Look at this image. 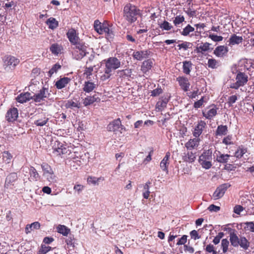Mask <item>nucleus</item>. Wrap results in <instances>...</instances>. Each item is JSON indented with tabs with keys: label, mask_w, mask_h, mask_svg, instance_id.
Here are the masks:
<instances>
[{
	"label": "nucleus",
	"mask_w": 254,
	"mask_h": 254,
	"mask_svg": "<svg viewBox=\"0 0 254 254\" xmlns=\"http://www.w3.org/2000/svg\"><path fill=\"white\" fill-rule=\"evenodd\" d=\"M204 97L203 96L201 99L194 103L193 107L195 109H198L201 107L204 102H206V101L204 100Z\"/></svg>",
	"instance_id": "obj_57"
},
{
	"label": "nucleus",
	"mask_w": 254,
	"mask_h": 254,
	"mask_svg": "<svg viewBox=\"0 0 254 254\" xmlns=\"http://www.w3.org/2000/svg\"><path fill=\"white\" fill-rule=\"evenodd\" d=\"M228 132V127L226 125H219L215 131L216 136H223L225 135Z\"/></svg>",
	"instance_id": "obj_33"
},
{
	"label": "nucleus",
	"mask_w": 254,
	"mask_h": 254,
	"mask_svg": "<svg viewBox=\"0 0 254 254\" xmlns=\"http://www.w3.org/2000/svg\"><path fill=\"white\" fill-rule=\"evenodd\" d=\"M195 153V152L193 153L192 151H188L187 153H184L182 159L184 162L192 163L196 159Z\"/></svg>",
	"instance_id": "obj_30"
},
{
	"label": "nucleus",
	"mask_w": 254,
	"mask_h": 254,
	"mask_svg": "<svg viewBox=\"0 0 254 254\" xmlns=\"http://www.w3.org/2000/svg\"><path fill=\"white\" fill-rule=\"evenodd\" d=\"M243 39L242 36H237L236 34H234L232 35L228 40L229 45L233 46L234 45H238L243 42Z\"/></svg>",
	"instance_id": "obj_28"
},
{
	"label": "nucleus",
	"mask_w": 254,
	"mask_h": 254,
	"mask_svg": "<svg viewBox=\"0 0 254 254\" xmlns=\"http://www.w3.org/2000/svg\"><path fill=\"white\" fill-rule=\"evenodd\" d=\"M239 243V246L245 250H248L250 246V242L244 236H241L240 237Z\"/></svg>",
	"instance_id": "obj_34"
},
{
	"label": "nucleus",
	"mask_w": 254,
	"mask_h": 254,
	"mask_svg": "<svg viewBox=\"0 0 254 254\" xmlns=\"http://www.w3.org/2000/svg\"><path fill=\"white\" fill-rule=\"evenodd\" d=\"M200 140V139L197 137H195L193 139H190L185 144V147L188 150L192 149L195 147H197L198 146Z\"/></svg>",
	"instance_id": "obj_26"
},
{
	"label": "nucleus",
	"mask_w": 254,
	"mask_h": 254,
	"mask_svg": "<svg viewBox=\"0 0 254 254\" xmlns=\"http://www.w3.org/2000/svg\"><path fill=\"white\" fill-rule=\"evenodd\" d=\"M160 27L165 30H170L172 28V26L167 21L165 20L159 25Z\"/></svg>",
	"instance_id": "obj_56"
},
{
	"label": "nucleus",
	"mask_w": 254,
	"mask_h": 254,
	"mask_svg": "<svg viewBox=\"0 0 254 254\" xmlns=\"http://www.w3.org/2000/svg\"><path fill=\"white\" fill-rule=\"evenodd\" d=\"M101 180H104V179L102 177L97 178L95 177L89 176L87 178V181L89 184H93L95 185L98 184V182Z\"/></svg>",
	"instance_id": "obj_50"
},
{
	"label": "nucleus",
	"mask_w": 254,
	"mask_h": 254,
	"mask_svg": "<svg viewBox=\"0 0 254 254\" xmlns=\"http://www.w3.org/2000/svg\"><path fill=\"white\" fill-rule=\"evenodd\" d=\"M30 179L33 181H36L40 178V176L34 167H30L29 169Z\"/></svg>",
	"instance_id": "obj_40"
},
{
	"label": "nucleus",
	"mask_w": 254,
	"mask_h": 254,
	"mask_svg": "<svg viewBox=\"0 0 254 254\" xmlns=\"http://www.w3.org/2000/svg\"><path fill=\"white\" fill-rule=\"evenodd\" d=\"M12 158V155L8 151H4L3 153L2 159L7 163H9L10 162Z\"/></svg>",
	"instance_id": "obj_55"
},
{
	"label": "nucleus",
	"mask_w": 254,
	"mask_h": 254,
	"mask_svg": "<svg viewBox=\"0 0 254 254\" xmlns=\"http://www.w3.org/2000/svg\"><path fill=\"white\" fill-rule=\"evenodd\" d=\"M73 45L74 47L73 48L72 54L75 59L81 60L88 53L87 47L82 40H80Z\"/></svg>",
	"instance_id": "obj_4"
},
{
	"label": "nucleus",
	"mask_w": 254,
	"mask_h": 254,
	"mask_svg": "<svg viewBox=\"0 0 254 254\" xmlns=\"http://www.w3.org/2000/svg\"><path fill=\"white\" fill-rule=\"evenodd\" d=\"M210 44L208 42L202 43L199 46L196 47L195 51H196L197 53H202L203 52L208 51L210 49Z\"/></svg>",
	"instance_id": "obj_37"
},
{
	"label": "nucleus",
	"mask_w": 254,
	"mask_h": 254,
	"mask_svg": "<svg viewBox=\"0 0 254 254\" xmlns=\"http://www.w3.org/2000/svg\"><path fill=\"white\" fill-rule=\"evenodd\" d=\"M229 241L227 239H223L221 241V248L223 253H226L228 251Z\"/></svg>",
	"instance_id": "obj_52"
},
{
	"label": "nucleus",
	"mask_w": 254,
	"mask_h": 254,
	"mask_svg": "<svg viewBox=\"0 0 254 254\" xmlns=\"http://www.w3.org/2000/svg\"><path fill=\"white\" fill-rule=\"evenodd\" d=\"M70 81V79L67 77L60 78L55 83V86L58 89H61L65 87Z\"/></svg>",
	"instance_id": "obj_25"
},
{
	"label": "nucleus",
	"mask_w": 254,
	"mask_h": 254,
	"mask_svg": "<svg viewBox=\"0 0 254 254\" xmlns=\"http://www.w3.org/2000/svg\"><path fill=\"white\" fill-rule=\"evenodd\" d=\"M131 73V70L130 69H125L123 70H118L117 74L120 77L125 78L126 77L130 76Z\"/></svg>",
	"instance_id": "obj_45"
},
{
	"label": "nucleus",
	"mask_w": 254,
	"mask_h": 254,
	"mask_svg": "<svg viewBox=\"0 0 254 254\" xmlns=\"http://www.w3.org/2000/svg\"><path fill=\"white\" fill-rule=\"evenodd\" d=\"M183 71L186 74H190L192 64L191 61H185L183 62Z\"/></svg>",
	"instance_id": "obj_36"
},
{
	"label": "nucleus",
	"mask_w": 254,
	"mask_h": 254,
	"mask_svg": "<svg viewBox=\"0 0 254 254\" xmlns=\"http://www.w3.org/2000/svg\"><path fill=\"white\" fill-rule=\"evenodd\" d=\"M231 187L229 183H224L219 186L213 194L214 199H218L223 196L227 190Z\"/></svg>",
	"instance_id": "obj_9"
},
{
	"label": "nucleus",
	"mask_w": 254,
	"mask_h": 254,
	"mask_svg": "<svg viewBox=\"0 0 254 254\" xmlns=\"http://www.w3.org/2000/svg\"><path fill=\"white\" fill-rule=\"evenodd\" d=\"M18 117V111L15 107L10 108L5 115V120L8 123H13L16 121Z\"/></svg>",
	"instance_id": "obj_13"
},
{
	"label": "nucleus",
	"mask_w": 254,
	"mask_h": 254,
	"mask_svg": "<svg viewBox=\"0 0 254 254\" xmlns=\"http://www.w3.org/2000/svg\"><path fill=\"white\" fill-rule=\"evenodd\" d=\"M47 178V180L51 182H54L56 180V176L54 174L53 172H52L51 173L47 174L46 175H44Z\"/></svg>",
	"instance_id": "obj_64"
},
{
	"label": "nucleus",
	"mask_w": 254,
	"mask_h": 254,
	"mask_svg": "<svg viewBox=\"0 0 254 254\" xmlns=\"http://www.w3.org/2000/svg\"><path fill=\"white\" fill-rule=\"evenodd\" d=\"M63 46L58 43L52 44L50 47V51L55 56H58L62 53Z\"/></svg>",
	"instance_id": "obj_27"
},
{
	"label": "nucleus",
	"mask_w": 254,
	"mask_h": 254,
	"mask_svg": "<svg viewBox=\"0 0 254 254\" xmlns=\"http://www.w3.org/2000/svg\"><path fill=\"white\" fill-rule=\"evenodd\" d=\"M60 145V147H63L62 148V150H60V155H64V154H67L68 153L69 149H68V147H67L66 145H64L63 144H59Z\"/></svg>",
	"instance_id": "obj_61"
},
{
	"label": "nucleus",
	"mask_w": 254,
	"mask_h": 254,
	"mask_svg": "<svg viewBox=\"0 0 254 254\" xmlns=\"http://www.w3.org/2000/svg\"><path fill=\"white\" fill-rule=\"evenodd\" d=\"M206 127V123L204 121H198V124L195 127L192 134L195 137L198 138L201 134L203 129Z\"/></svg>",
	"instance_id": "obj_16"
},
{
	"label": "nucleus",
	"mask_w": 254,
	"mask_h": 254,
	"mask_svg": "<svg viewBox=\"0 0 254 254\" xmlns=\"http://www.w3.org/2000/svg\"><path fill=\"white\" fill-rule=\"evenodd\" d=\"M232 136L231 135H228L226 137H224L222 140V143L226 145H231L233 144V142L232 141Z\"/></svg>",
	"instance_id": "obj_60"
},
{
	"label": "nucleus",
	"mask_w": 254,
	"mask_h": 254,
	"mask_svg": "<svg viewBox=\"0 0 254 254\" xmlns=\"http://www.w3.org/2000/svg\"><path fill=\"white\" fill-rule=\"evenodd\" d=\"M228 52V47L225 46L217 47L213 52V54L217 57H223Z\"/></svg>",
	"instance_id": "obj_22"
},
{
	"label": "nucleus",
	"mask_w": 254,
	"mask_h": 254,
	"mask_svg": "<svg viewBox=\"0 0 254 254\" xmlns=\"http://www.w3.org/2000/svg\"><path fill=\"white\" fill-rule=\"evenodd\" d=\"M240 238L235 233H231L230 234V241L231 245L234 247H238L239 243Z\"/></svg>",
	"instance_id": "obj_35"
},
{
	"label": "nucleus",
	"mask_w": 254,
	"mask_h": 254,
	"mask_svg": "<svg viewBox=\"0 0 254 254\" xmlns=\"http://www.w3.org/2000/svg\"><path fill=\"white\" fill-rule=\"evenodd\" d=\"M153 65V62L152 60L147 59L145 60L141 65V70L143 73L145 74L151 69Z\"/></svg>",
	"instance_id": "obj_24"
},
{
	"label": "nucleus",
	"mask_w": 254,
	"mask_h": 254,
	"mask_svg": "<svg viewBox=\"0 0 254 254\" xmlns=\"http://www.w3.org/2000/svg\"><path fill=\"white\" fill-rule=\"evenodd\" d=\"M66 36L72 45L76 44L81 40L78 37V33L76 32V30L73 28L69 29L66 33Z\"/></svg>",
	"instance_id": "obj_14"
},
{
	"label": "nucleus",
	"mask_w": 254,
	"mask_h": 254,
	"mask_svg": "<svg viewBox=\"0 0 254 254\" xmlns=\"http://www.w3.org/2000/svg\"><path fill=\"white\" fill-rule=\"evenodd\" d=\"M207 66L211 69H216L220 65V62L215 59H209L207 62Z\"/></svg>",
	"instance_id": "obj_39"
},
{
	"label": "nucleus",
	"mask_w": 254,
	"mask_h": 254,
	"mask_svg": "<svg viewBox=\"0 0 254 254\" xmlns=\"http://www.w3.org/2000/svg\"><path fill=\"white\" fill-rule=\"evenodd\" d=\"M97 85L89 81H85L83 84V90L87 93H90L96 88Z\"/></svg>",
	"instance_id": "obj_32"
},
{
	"label": "nucleus",
	"mask_w": 254,
	"mask_h": 254,
	"mask_svg": "<svg viewBox=\"0 0 254 254\" xmlns=\"http://www.w3.org/2000/svg\"><path fill=\"white\" fill-rule=\"evenodd\" d=\"M52 250L53 248L51 247L46 246L45 245L42 244L37 254H46Z\"/></svg>",
	"instance_id": "obj_47"
},
{
	"label": "nucleus",
	"mask_w": 254,
	"mask_h": 254,
	"mask_svg": "<svg viewBox=\"0 0 254 254\" xmlns=\"http://www.w3.org/2000/svg\"><path fill=\"white\" fill-rule=\"evenodd\" d=\"M18 177L16 173H11L9 174L6 178L4 187L8 188L11 186L14 185V183L17 180Z\"/></svg>",
	"instance_id": "obj_19"
},
{
	"label": "nucleus",
	"mask_w": 254,
	"mask_h": 254,
	"mask_svg": "<svg viewBox=\"0 0 254 254\" xmlns=\"http://www.w3.org/2000/svg\"><path fill=\"white\" fill-rule=\"evenodd\" d=\"M19 60L15 57L7 56L4 59L3 65L5 66V68L9 67L10 68L14 69L19 64Z\"/></svg>",
	"instance_id": "obj_10"
},
{
	"label": "nucleus",
	"mask_w": 254,
	"mask_h": 254,
	"mask_svg": "<svg viewBox=\"0 0 254 254\" xmlns=\"http://www.w3.org/2000/svg\"><path fill=\"white\" fill-rule=\"evenodd\" d=\"M236 82L231 84V88L238 89L240 87L244 86L248 81V76L242 72H238L236 76Z\"/></svg>",
	"instance_id": "obj_7"
},
{
	"label": "nucleus",
	"mask_w": 254,
	"mask_h": 254,
	"mask_svg": "<svg viewBox=\"0 0 254 254\" xmlns=\"http://www.w3.org/2000/svg\"><path fill=\"white\" fill-rule=\"evenodd\" d=\"M192 44L190 42H184L181 44H179L178 45V47H179V49H183L184 50L186 51L187 50L189 49H190L192 47Z\"/></svg>",
	"instance_id": "obj_49"
},
{
	"label": "nucleus",
	"mask_w": 254,
	"mask_h": 254,
	"mask_svg": "<svg viewBox=\"0 0 254 254\" xmlns=\"http://www.w3.org/2000/svg\"><path fill=\"white\" fill-rule=\"evenodd\" d=\"M111 25L107 21H104L103 23L100 22L99 20H96L94 23V28L95 30L99 34H105L106 38L112 39L114 36V34Z\"/></svg>",
	"instance_id": "obj_3"
},
{
	"label": "nucleus",
	"mask_w": 254,
	"mask_h": 254,
	"mask_svg": "<svg viewBox=\"0 0 254 254\" xmlns=\"http://www.w3.org/2000/svg\"><path fill=\"white\" fill-rule=\"evenodd\" d=\"M194 31V28L192 27L190 25L188 24L186 27H185L183 31L180 32L181 34L184 36H188L190 32H193Z\"/></svg>",
	"instance_id": "obj_44"
},
{
	"label": "nucleus",
	"mask_w": 254,
	"mask_h": 254,
	"mask_svg": "<svg viewBox=\"0 0 254 254\" xmlns=\"http://www.w3.org/2000/svg\"><path fill=\"white\" fill-rule=\"evenodd\" d=\"M209 37L214 42H219L222 41L223 39L222 36L214 34H210Z\"/></svg>",
	"instance_id": "obj_63"
},
{
	"label": "nucleus",
	"mask_w": 254,
	"mask_h": 254,
	"mask_svg": "<svg viewBox=\"0 0 254 254\" xmlns=\"http://www.w3.org/2000/svg\"><path fill=\"white\" fill-rule=\"evenodd\" d=\"M205 250L207 252L209 253H212L213 254H217L216 251L215 250V247L213 245L211 244L207 245Z\"/></svg>",
	"instance_id": "obj_58"
},
{
	"label": "nucleus",
	"mask_w": 254,
	"mask_h": 254,
	"mask_svg": "<svg viewBox=\"0 0 254 254\" xmlns=\"http://www.w3.org/2000/svg\"><path fill=\"white\" fill-rule=\"evenodd\" d=\"M30 99L33 100V96L28 92L22 93L20 94L16 98V101L20 103H25Z\"/></svg>",
	"instance_id": "obj_23"
},
{
	"label": "nucleus",
	"mask_w": 254,
	"mask_h": 254,
	"mask_svg": "<svg viewBox=\"0 0 254 254\" xmlns=\"http://www.w3.org/2000/svg\"><path fill=\"white\" fill-rule=\"evenodd\" d=\"M61 67L62 66L59 64H55L48 72L49 77H51L54 73H56Z\"/></svg>",
	"instance_id": "obj_51"
},
{
	"label": "nucleus",
	"mask_w": 254,
	"mask_h": 254,
	"mask_svg": "<svg viewBox=\"0 0 254 254\" xmlns=\"http://www.w3.org/2000/svg\"><path fill=\"white\" fill-rule=\"evenodd\" d=\"M170 96L167 97H161L157 102L155 109L158 111H162L166 108L167 105L169 101Z\"/></svg>",
	"instance_id": "obj_17"
},
{
	"label": "nucleus",
	"mask_w": 254,
	"mask_h": 254,
	"mask_svg": "<svg viewBox=\"0 0 254 254\" xmlns=\"http://www.w3.org/2000/svg\"><path fill=\"white\" fill-rule=\"evenodd\" d=\"M207 109V111H202V114L203 116L206 119L209 120H211L216 116L217 114L218 108L214 104L209 105Z\"/></svg>",
	"instance_id": "obj_11"
},
{
	"label": "nucleus",
	"mask_w": 254,
	"mask_h": 254,
	"mask_svg": "<svg viewBox=\"0 0 254 254\" xmlns=\"http://www.w3.org/2000/svg\"><path fill=\"white\" fill-rule=\"evenodd\" d=\"M64 106L67 109L73 108H79L80 104L78 101L74 102L72 100H69L66 102Z\"/></svg>",
	"instance_id": "obj_42"
},
{
	"label": "nucleus",
	"mask_w": 254,
	"mask_h": 254,
	"mask_svg": "<svg viewBox=\"0 0 254 254\" xmlns=\"http://www.w3.org/2000/svg\"><path fill=\"white\" fill-rule=\"evenodd\" d=\"M48 121L49 118L47 117L45 114H39L36 116L34 124L36 126L43 127L45 126Z\"/></svg>",
	"instance_id": "obj_15"
},
{
	"label": "nucleus",
	"mask_w": 254,
	"mask_h": 254,
	"mask_svg": "<svg viewBox=\"0 0 254 254\" xmlns=\"http://www.w3.org/2000/svg\"><path fill=\"white\" fill-rule=\"evenodd\" d=\"M57 230L58 233H61L65 236H66L69 232V229L64 225H59L57 227Z\"/></svg>",
	"instance_id": "obj_46"
},
{
	"label": "nucleus",
	"mask_w": 254,
	"mask_h": 254,
	"mask_svg": "<svg viewBox=\"0 0 254 254\" xmlns=\"http://www.w3.org/2000/svg\"><path fill=\"white\" fill-rule=\"evenodd\" d=\"M185 21V17L183 15H179L175 17L173 20V23L176 26H178L180 24Z\"/></svg>",
	"instance_id": "obj_54"
},
{
	"label": "nucleus",
	"mask_w": 254,
	"mask_h": 254,
	"mask_svg": "<svg viewBox=\"0 0 254 254\" xmlns=\"http://www.w3.org/2000/svg\"><path fill=\"white\" fill-rule=\"evenodd\" d=\"M107 129L109 131L113 132L116 134L118 132L122 134L127 130L126 127L122 125L120 118L115 119L111 122L107 126Z\"/></svg>",
	"instance_id": "obj_6"
},
{
	"label": "nucleus",
	"mask_w": 254,
	"mask_h": 254,
	"mask_svg": "<svg viewBox=\"0 0 254 254\" xmlns=\"http://www.w3.org/2000/svg\"><path fill=\"white\" fill-rule=\"evenodd\" d=\"M123 15L125 19L128 23H132L140 16V10L134 5L127 3L124 7Z\"/></svg>",
	"instance_id": "obj_2"
},
{
	"label": "nucleus",
	"mask_w": 254,
	"mask_h": 254,
	"mask_svg": "<svg viewBox=\"0 0 254 254\" xmlns=\"http://www.w3.org/2000/svg\"><path fill=\"white\" fill-rule=\"evenodd\" d=\"M100 100V98L97 97L96 95L89 96H87L83 100V104L85 106H87L94 102H99Z\"/></svg>",
	"instance_id": "obj_29"
},
{
	"label": "nucleus",
	"mask_w": 254,
	"mask_h": 254,
	"mask_svg": "<svg viewBox=\"0 0 254 254\" xmlns=\"http://www.w3.org/2000/svg\"><path fill=\"white\" fill-rule=\"evenodd\" d=\"M41 225L39 222H34L30 224L26 225L25 228V232L26 234L30 233L33 230H38L40 228Z\"/></svg>",
	"instance_id": "obj_31"
},
{
	"label": "nucleus",
	"mask_w": 254,
	"mask_h": 254,
	"mask_svg": "<svg viewBox=\"0 0 254 254\" xmlns=\"http://www.w3.org/2000/svg\"><path fill=\"white\" fill-rule=\"evenodd\" d=\"M231 155L229 154H222L219 151H216L214 155V158L215 159V161L220 163H227L229 160V158Z\"/></svg>",
	"instance_id": "obj_18"
},
{
	"label": "nucleus",
	"mask_w": 254,
	"mask_h": 254,
	"mask_svg": "<svg viewBox=\"0 0 254 254\" xmlns=\"http://www.w3.org/2000/svg\"><path fill=\"white\" fill-rule=\"evenodd\" d=\"M163 92V90L161 87L160 88H157L154 90H153L151 92V96L155 97L159 95L160 94H162Z\"/></svg>",
	"instance_id": "obj_62"
},
{
	"label": "nucleus",
	"mask_w": 254,
	"mask_h": 254,
	"mask_svg": "<svg viewBox=\"0 0 254 254\" xmlns=\"http://www.w3.org/2000/svg\"><path fill=\"white\" fill-rule=\"evenodd\" d=\"M50 95L48 88L43 87L38 93L34 94L33 100L36 103H39L44 101L46 98H49Z\"/></svg>",
	"instance_id": "obj_8"
},
{
	"label": "nucleus",
	"mask_w": 254,
	"mask_h": 254,
	"mask_svg": "<svg viewBox=\"0 0 254 254\" xmlns=\"http://www.w3.org/2000/svg\"><path fill=\"white\" fill-rule=\"evenodd\" d=\"M46 24L49 27V28L54 30L57 28L59 26L58 21L54 17H50L47 21Z\"/></svg>",
	"instance_id": "obj_38"
},
{
	"label": "nucleus",
	"mask_w": 254,
	"mask_h": 254,
	"mask_svg": "<svg viewBox=\"0 0 254 254\" xmlns=\"http://www.w3.org/2000/svg\"><path fill=\"white\" fill-rule=\"evenodd\" d=\"M223 232H219L213 240V243L215 245H217L220 243L221 239L224 236Z\"/></svg>",
	"instance_id": "obj_59"
},
{
	"label": "nucleus",
	"mask_w": 254,
	"mask_h": 254,
	"mask_svg": "<svg viewBox=\"0 0 254 254\" xmlns=\"http://www.w3.org/2000/svg\"><path fill=\"white\" fill-rule=\"evenodd\" d=\"M247 152V148L243 145L239 146L235 153V156L237 158H241Z\"/></svg>",
	"instance_id": "obj_41"
},
{
	"label": "nucleus",
	"mask_w": 254,
	"mask_h": 254,
	"mask_svg": "<svg viewBox=\"0 0 254 254\" xmlns=\"http://www.w3.org/2000/svg\"><path fill=\"white\" fill-rule=\"evenodd\" d=\"M212 150H205L199 157L198 162L203 168L209 169L212 167Z\"/></svg>",
	"instance_id": "obj_5"
},
{
	"label": "nucleus",
	"mask_w": 254,
	"mask_h": 254,
	"mask_svg": "<svg viewBox=\"0 0 254 254\" xmlns=\"http://www.w3.org/2000/svg\"><path fill=\"white\" fill-rule=\"evenodd\" d=\"M42 170L44 171V175L47 174L51 173L53 172L51 166L46 163H44L41 165Z\"/></svg>",
	"instance_id": "obj_53"
},
{
	"label": "nucleus",
	"mask_w": 254,
	"mask_h": 254,
	"mask_svg": "<svg viewBox=\"0 0 254 254\" xmlns=\"http://www.w3.org/2000/svg\"><path fill=\"white\" fill-rule=\"evenodd\" d=\"M149 50L134 51L132 55L133 58L137 61H142L144 59L149 58L152 54Z\"/></svg>",
	"instance_id": "obj_12"
},
{
	"label": "nucleus",
	"mask_w": 254,
	"mask_h": 254,
	"mask_svg": "<svg viewBox=\"0 0 254 254\" xmlns=\"http://www.w3.org/2000/svg\"><path fill=\"white\" fill-rule=\"evenodd\" d=\"M105 64L104 74L101 76L102 80H104L110 78L112 75V71L116 70L121 66V63L117 58L110 57L103 60Z\"/></svg>",
	"instance_id": "obj_1"
},
{
	"label": "nucleus",
	"mask_w": 254,
	"mask_h": 254,
	"mask_svg": "<svg viewBox=\"0 0 254 254\" xmlns=\"http://www.w3.org/2000/svg\"><path fill=\"white\" fill-rule=\"evenodd\" d=\"M59 144H63L59 141H56L55 143L54 147L53 148V154L55 156H59L60 155V150H62V148L63 147H60V145Z\"/></svg>",
	"instance_id": "obj_48"
},
{
	"label": "nucleus",
	"mask_w": 254,
	"mask_h": 254,
	"mask_svg": "<svg viewBox=\"0 0 254 254\" xmlns=\"http://www.w3.org/2000/svg\"><path fill=\"white\" fill-rule=\"evenodd\" d=\"M170 157V153L169 152H167L164 158L160 162V168L162 170V171L168 172V166L170 164L169 159Z\"/></svg>",
	"instance_id": "obj_21"
},
{
	"label": "nucleus",
	"mask_w": 254,
	"mask_h": 254,
	"mask_svg": "<svg viewBox=\"0 0 254 254\" xmlns=\"http://www.w3.org/2000/svg\"><path fill=\"white\" fill-rule=\"evenodd\" d=\"M177 81L179 82V85L184 91L187 92L189 90L190 83L187 77L179 76L177 78Z\"/></svg>",
	"instance_id": "obj_20"
},
{
	"label": "nucleus",
	"mask_w": 254,
	"mask_h": 254,
	"mask_svg": "<svg viewBox=\"0 0 254 254\" xmlns=\"http://www.w3.org/2000/svg\"><path fill=\"white\" fill-rule=\"evenodd\" d=\"M244 225V229L245 231H249L254 233V222H246L243 223Z\"/></svg>",
	"instance_id": "obj_43"
}]
</instances>
